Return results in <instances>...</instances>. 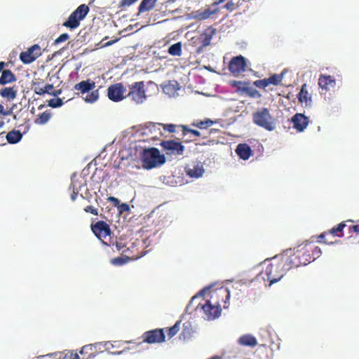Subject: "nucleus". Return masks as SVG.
Returning a JSON list of instances; mask_svg holds the SVG:
<instances>
[{
  "instance_id": "f257e3e1",
  "label": "nucleus",
  "mask_w": 359,
  "mask_h": 359,
  "mask_svg": "<svg viewBox=\"0 0 359 359\" xmlns=\"http://www.w3.org/2000/svg\"><path fill=\"white\" fill-rule=\"evenodd\" d=\"M293 250L298 261L300 262V266L307 265L321 255L320 248L313 242L307 241Z\"/></svg>"
},
{
  "instance_id": "f03ea898",
  "label": "nucleus",
  "mask_w": 359,
  "mask_h": 359,
  "mask_svg": "<svg viewBox=\"0 0 359 359\" xmlns=\"http://www.w3.org/2000/svg\"><path fill=\"white\" fill-rule=\"evenodd\" d=\"M142 167L145 169H152L165 163V157L161 154L160 151L155 147L144 149L140 154Z\"/></svg>"
},
{
  "instance_id": "7ed1b4c3",
  "label": "nucleus",
  "mask_w": 359,
  "mask_h": 359,
  "mask_svg": "<svg viewBox=\"0 0 359 359\" xmlns=\"http://www.w3.org/2000/svg\"><path fill=\"white\" fill-rule=\"evenodd\" d=\"M95 88V83L90 79L81 81L74 86V89L79 91L78 94L88 93L83 98L88 103H94L99 99V91L97 89L94 90Z\"/></svg>"
},
{
  "instance_id": "20e7f679",
  "label": "nucleus",
  "mask_w": 359,
  "mask_h": 359,
  "mask_svg": "<svg viewBox=\"0 0 359 359\" xmlns=\"http://www.w3.org/2000/svg\"><path fill=\"white\" fill-rule=\"evenodd\" d=\"M285 273L275 257L271 259V262L262 272V274L264 275L267 280L269 281V285L279 281Z\"/></svg>"
},
{
  "instance_id": "39448f33",
  "label": "nucleus",
  "mask_w": 359,
  "mask_h": 359,
  "mask_svg": "<svg viewBox=\"0 0 359 359\" xmlns=\"http://www.w3.org/2000/svg\"><path fill=\"white\" fill-rule=\"evenodd\" d=\"M253 123L269 131L274 130L276 125L274 118L267 108L263 107L252 114Z\"/></svg>"
},
{
  "instance_id": "423d86ee",
  "label": "nucleus",
  "mask_w": 359,
  "mask_h": 359,
  "mask_svg": "<svg viewBox=\"0 0 359 359\" xmlns=\"http://www.w3.org/2000/svg\"><path fill=\"white\" fill-rule=\"evenodd\" d=\"M275 257L285 273L292 269L301 266L300 262L298 261L294 250L287 249L283 253L275 256Z\"/></svg>"
},
{
  "instance_id": "0eeeda50",
  "label": "nucleus",
  "mask_w": 359,
  "mask_h": 359,
  "mask_svg": "<svg viewBox=\"0 0 359 359\" xmlns=\"http://www.w3.org/2000/svg\"><path fill=\"white\" fill-rule=\"evenodd\" d=\"M89 12V7L86 4H81L73 11L68 19L63 23V26L70 29H74L79 27L80 22L83 20Z\"/></svg>"
},
{
  "instance_id": "6e6552de",
  "label": "nucleus",
  "mask_w": 359,
  "mask_h": 359,
  "mask_svg": "<svg viewBox=\"0 0 359 359\" xmlns=\"http://www.w3.org/2000/svg\"><path fill=\"white\" fill-rule=\"evenodd\" d=\"M248 64L247 60L241 55L233 57L229 61L228 69L234 76H238L246 71Z\"/></svg>"
},
{
  "instance_id": "1a4fd4ad",
  "label": "nucleus",
  "mask_w": 359,
  "mask_h": 359,
  "mask_svg": "<svg viewBox=\"0 0 359 359\" xmlns=\"http://www.w3.org/2000/svg\"><path fill=\"white\" fill-rule=\"evenodd\" d=\"M91 229L94 234L102 241V243L106 245H110L111 243H107L104 241L107 236H111V231L109 224L104 221H98L91 225Z\"/></svg>"
},
{
  "instance_id": "9d476101",
  "label": "nucleus",
  "mask_w": 359,
  "mask_h": 359,
  "mask_svg": "<svg viewBox=\"0 0 359 359\" xmlns=\"http://www.w3.org/2000/svg\"><path fill=\"white\" fill-rule=\"evenodd\" d=\"M163 150L165 154L169 156H180L182 155L185 147L180 142L175 140H164L160 143Z\"/></svg>"
},
{
  "instance_id": "9b49d317",
  "label": "nucleus",
  "mask_w": 359,
  "mask_h": 359,
  "mask_svg": "<svg viewBox=\"0 0 359 359\" xmlns=\"http://www.w3.org/2000/svg\"><path fill=\"white\" fill-rule=\"evenodd\" d=\"M205 317L207 320H215L221 315V305L219 301L212 304L210 300H206L205 303L201 305Z\"/></svg>"
},
{
  "instance_id": "f8f14e48",
  "label": "nucleus",
  "mask_w": 359,
  "mask_h": 359,
  "mask_svg": "<svg viewBox=\"0 0 359 359\" xmlns=\"http://www.w3.org/2000/svg\"><path fill=\"white\" fill-rule=\"evenodd\" d=\"M142 342L147 344H156L165 341V336L163 329H154L147 331L142 335Z\"/></svg>"
},
{
  "instance_id": "ddd939ff",
  "label": "nucleus",
  "mask_w": 359,
  "mask_h": 359,
  "mask_svg": "<svg viewBox=\"0 0 359 359\" xmlns=\"http://www.w3.org/2000/svg\"><path fill=\"white\" fill-rule=\"evenodd\" d=\"M128 97L137 103H141L145 98L144 83L143 81L135 82L130 86Z\"/></svg>"
},
{
  "instance_id": "4468645a",
  "label": "nucleus",
  "mask_w": 359,
  "mask_h": 359,
  "mask_svg": "<svg viewBox=\"0 0 359 359\" xmlns=\"http://www.w3.org/2000/svg\"><path fill=\"white\" fill-rule=\"evenodd\" d=\"M41 55V47L34 44L27 49V51L20 54V59L24 64H29L36 60Z\"/></svg>"
},
{
  "instance_id": "2eb2a0df",
  "label": "nucleus",
  "mask_w": 359,
  "mask_h": 359,
  "mask_svg": "<svg viewBox=\"0 0 359 359\" xmlns=\"http://www.w3.org/2000/svg\"><path fill=\"white\" fill-rule=\"evenodd\" d=\"M230 298V291L227 287H220L214 290L211 293V299L215 302L219 301L220 305L223 306L224 309L229 306V300Z\"/></svg>"
},
{
  "instance_id": "dca6fc26",
  "label": "nucleus",
  "mask_w": 359,
  "mask_h": 359,
  "mask_svg": "<svg viewBox=\"0 0 359 359\" xmlns=\"http://www.w3.org/2000/svg\"><path fill=\"white\" fill-rule=\"evenodd\" d=\"M126 89L121 83H117L109 86L107 89V96L109 99L114 102H119L122 100L125 96L123 93Z\"/></svg>"
},
{
  "instance_id": "f3484780",
  "label": "nucleus",
  "mask_w": 359,
  "mask_h": 359,
  "mask_svg": "<svg viewBox=\"0 0 359 359\" xmlns=\"http://www.w3.org/2000/svg\"><path fill=\"white\" fill-rule=\"evenodd\" d=\"M345 226L346 222H342L340 224H339L337 226H334L333 228H332L328 231L323 232L318 236V242H322L325 244L334 243V241H330L328 240L325 239V236L332 235L333 236L342 237L344 236L343 229Z\"/></svg>"
},
{
  "instance_id": "a211bd4d",
  "label": "nucleus",
  "mask_w": 359,
  "mask_h": 359,
  "mask_svg": "<svg viewBox=\"0 0 359 359\" xmlns=\"http://www.w3.org/2000/svg\"><path fill=\"white\" fill-rule=\"evenodd\" d=\"M102 343L90 344L83 346L80 351L82 359H91L95 357L100 352H102Z\"/></svg>"
},
{
  "instance_id": "6ab92c4d",
  "label": "nucleus",
  "mask_w": 359,
  "mask_h": 359,
  "mask_svg": "<svg viewBox=\"0 0 359 359\" xmlns=\"http://www.w3.org/2000/svg\"><path fill=\"white\" fill-rule=\"evenodd\" d=\"M187 175L191 178H198L204 173V168L200 162H195L187 165L184 168Z\"/></svg>"
},
{
  "instance_id": "aec40b11",
  "label": "nucleus",
  "mask_w": 359,
  "mask_h": 359,
  "mask_svg": "<svg viewBox=\"0 0 359 359\" xmlns=\"http://www.w3.org/2000/svg\"><path fill=\"white\" fill-rule=\"evenodd\" d=\"M293 128L298 132H303L309 124V118L302 114H296L292 118Z\"/></svg>"
},
{
  "instance_id": "412c9836",
  "label": "nucleus",
  "mask_w": 359,
  "mask_h": 359,
  "mask_svg": "<svg viewBox=\"0 0 359 359\" xmlns=\"http://www.w3.org/2000/svg\"><path fill=\"white\" fill-rule=\"evenodd\" d=\"M318 85L320 88L329 90L336 86L335 79L330 75H320L318 79Z\"/></svg>"
},
{
  "instance_id": "4be33fe9",
  "label": "nucleus",
  "mask_w": 359,
  "mask_h": 359,
  "mask_svg": "<svg viewBox=\"0 0 359 359\" xmlns=\"http://www.w3.org/2000/svg\"><path fill=\"white\" fill-rule=\"evenodd\" d=\"M236 152L243 160H248L252 155V149L247 144H239L236 149Z\"/></svg>"
},
{
  "instance_id": "5701e85b",
  "label": "nucleus",
  "mask_w": 359,
  "mask_h": 359,
  "mask_svg": "<svg viewBox=\"0 0 359 359\" xmlns=\"http://www.w3.org/2000/svg\"><path fill=\"white\" fill-rule=\"evenodd\" d=\"M238 343L241 346L255 347L257 345V340L252 334H246L238 338Z\"/></svg>"
},
{
  "instance_id": "b1692460",
  "label": "nucleus",
  "mask_w": 359,
  "mask_h": 359,
  "mask_svg": "<svg viewBox=\"0 0 359 359\" xmlns=\"http://www.w3.org/2000/svg\"><path fill=\"white\" fill-rule=\"evenodd\" d=\"M160 126H163L164 130L168 131L170 133L175 132L176 125L170 123V124H163V123H151L149 126L147 127V129L151 132V131H156V130H159Z\"/></svg>"
},
{
  "instance_id": "393cba45",
  "label": "nucleus",
  "mask_w": 359,
  "mask_h": 359,
  "mask_svg": "<svg viewBox=\"0 0 359 359\" xmlns=\"http://www.w3.org/2000/svg\"><path fill=\"white\" fill-rule=\"evenodd\" d=\"M16 81L15 75L10 69H5L2 72L0 77V84L6 85L15 82Z\"/></svg>"
},
{
  "instance_id": "a878e982",
  "label": "nucleus",
  "mask_w": 359,
  "mask_h": 359,
  "mask_svg": "<svg viewBox=\"0 0 359 359\" xmlns=\"http://www.w3.org/2000/svg\"><path fill=\"white\" fill-rule=\"evenodd\" d=\"M158 0H142L138 7V13H144L152 10Z\"/></svg>"
},
{
  "instance_id": "bb28decb",
  "label": "nucleus",
  "mask_w": 359,
  "mask_h": 359,
  "mask_svg": "<svg viewBox=\"0 0 359 359\" xmlns=\"http://www.w3.org/2000/svg\"><path fill=\"white\" fill-rule=\"evenodd\" d=\"M215 123V121L210 118H205L202 121H194V122L191 123V126L203 130L208 128L209 127L212 126Z\"/></svg>"
},
{
  "instance_id": "cd10ccee",
  "label": "nucleus",
  "mask_w": 359,
  "mask_h": 359,
  "mask_svg": "<svg viewBox=\"0 0 359 359\" xmlns=\"http://www.w3.org/2000/svg\"><path fill=\"white\" fill-rule=\"evenodd\" d=\"M22 135L20 130H11L8 133L6 140L10 144H15L21 140Z\"/></svg>"
},
{
  "instance_id": "c85d7f7f",
  "label": "nucleus",
  "mask_w": 359,
  "mask_h": 359,
  "mask_svg": "<svg viewBox=\"0 0 359 359\" xmlns=\"http://www.w3.org/2000/svg\"><path fill=\"white\" fill-rule=\"evenodd\" d=\"M0 95L8 100H14L17 96V91L13 87L4 88L0 90Z\"/></svg>"
},
{
  "instance_id": "c756f323",
  "label": "nucleus",
  "mask_w": 359,
  "mask_h": 359,
  "mask_svg": "<svg viewBox=\"0 0 359 359\" xmlns=\"http://www.w3.org/2000/svg\"><path fill=\"white\" fill-rule=\"evenodd\" d=\"M297 97L300 102H307L308 101H311V96L309 94L307 85L306 83H304L302 86L301 90L298 93Z\"/></svg>"
},
{
  "instance_id": "7c9ffc66",
  "label": "nucleus",
  "mask_w": 359,
  "mask_h": 359,
  "mask_svg": "<svg viewBox=\"0 0 359 359\" xmlns=\"http://www.w3.org/2000/svg\"><path fill=\"white\" fill-rule=\"evenodd\" d=\"M50 112L46 111L38 116V117L35 119L34 123L39 125L46 124L50 118Z\"/></svg>"
},
{
  "instance_id": "2f4dec72",
  "label": "nucleus",
  "mask_w": 359,
  "mask_h": 359,
  "mask_svg": "<svg viewBox=\"0 0 359 359\" xmlns=\"http://www.w3.org/2000/svg\"><path fill=\"white\" fill-rule=\"evenodd\" d=\"M168 53L172 56H180L182 55V43L177 42L171 45L168 48Z\"/></svg>"
},
{
  "instance_id": "473e14b6",
  "label": "nucleus",
  "mask_w": 359,
  "mask_h": 359,
  "mask_svg": "<svg viewBox=\"0 0 359 359\" xmlns=\"http://www.w3.org/2000/svg\"><path fill=\"white\" fill-rule=\"evenodd\" d=\"M242 90L243 92L250 97L260 98L262 97L261 93L257 90L250 87L249 85L248 88H242Z\"/></svg>"
},
{
  "instance_id": "72a5a7b5",
  "label": "nucleus",
  "mask_w": 359,
  "mask_h": 359,
  "mask_svg": "<svg viewBox=\"0 0 359 359\" xmlns=\"http://www.w3.org/2000/svg\"><path fill=\"white\" fill-rule=\"evenodd\" d=\"M180 127L182 128V133L183 137L187 136L189 133H190L191 135H192L195 137H200L201 135L198 130L189 128L187 126L181 125V126H180Z\"/></svg>"
},
{
  "instance_id": "f704fd0d",
  "label": "nucleus",
  "mask_w": 359,
  "mask_h": 359,
  "mask_svg": "<svg viewBox=\"0 0 359 359\" xmlns=\"http://www.w3.org/2000/svg\"><path fill=\"white\" fill-rule=\"evenodd\" d=\"M215 30L212 28H209L204 32V39L203 40V45L206 46L210 43L212 36L215 34Z\"/></svg>"
},
{
  "instance_id": "c9c22d12",
  "label": "nucleus",
  "mask_w": 359,
  "mask_h": 359,
  "mask_svg": "<svg viewBox=\"0 0 359 359\" xmlns=\"http://www.w3.org/2000/svg\"><path fill=\"white\" fill-rule=\"evenodd\" d=\"M72 187L73 189V192L71 194V199L74 201L78 195V177L76 175H74L72 177Z\"/></svg>"
},
{
  "instance_id": "e433bc0d",
  "label": "nucleus",
  "mask_w": 359,
  "mask_h": 359,
  "mask_svg": "<svg viewBox=\"0 0 359 359\" xmlns=\"http://www.w3.org/2000/svg\"><path fill=\"white\" fill-rule=\"evenodd\" d=\"M283 74H274L270 77L267 78L269 84H272L274 86H277L280 84L283 80Z\"/></svg>"
},
{
  "instance_id": "4c0bfd02",
  "label": "nucleus",
  "mask_w": 359,
  "mask_h": 359,
  "mask_svg": "<svg viewBox=\"0 0 359 359\" xmlns=\"http://www.w3.org/2000/svg\"><path fill=\"white\" fill-rule=\"evenodd\" d=\"M240 5V0H230L224 7L229 11L231 12L238 8Z\"/></svg>"
},
{
  "instance_id": "58836bf2",
  "label": "nucleus",
  "mask_w": 359,
  "mask_h": 359,
  "mask_svg": "<svg viewBox=\"0 0 359 359\" xmlns=\"http://www.w3.org/2000/svg\"><path fill=\"white\" fill-rule=\"evenodd\" d=\"M248 85H250L249 82H243V81H235L231 83V86L233 87L236 88L237 91L240 92L241 93H244L243 92L242 88H248Z\"/></svg>"
},
{
  "instance_id": "ea45409f",
  "label": "nucleus",
  "mask_w": 359,
  "mask_h": 359,
  "mask_svg": "<svg viewBox=\"0 0 359 359\" xmlns=\"http://www.w3.org/2000/svg\"><path fill=\"white\" fill-rule=\"evenodd\" d=\"M41 82L40 79H36V81L33 82V88L34 91L36 94L42 95H44V91H43V87H41Z\"/></svg>"
},
{
  "instance_id": "a19ab883",
  "label": "nucleus",
  "mask_w": 359,
  "mask_h": 359,
  "mask_svg": "<svg viewBox=\"0 0 359 359\" xmlns=\"http://www.w3.org/2000/svg\"><path fill=\"white\" fill-rule=\"evenodd\" d=\"M180 321H177L175 324L168 330V335L169 338L175 336L180 330Z\"/></svg>"
},
{
  "instance_id": "79ce46f5",
  "label": "nucleus",
  "mask_w": 359,
  "mask_h": 359,
  "mask_svg": "<svg viewBox=\"0 0 359 359\" xmlns=\"http://www.w3.org/2000/svg\"><path fill=\"white\" fill-rule=\"evenodd\" d=\"M253 85L259 88H265L270 84H269L267 79H264L255 81L253 82Z\"/></svg>"
},
{
  "instance_id": "37998d69",
  "label": "nucleus",
  "mask_w": 359,
  "mask_h": 359,
  "mask_svg": "<svg viewBox=\"0 0 359 359\" xmlns=\"http://www.w3.org/2000/svg\"><path fill=\"white\" fill-rule=\"evenodd\" d=\"M63 104V102L61 98L57 97L51 99L48 101V105L53 108L61 107Z\"/></svg>"
},
{
  "instance_id": "c03bdc74",
  "label": "nucleus",
  "mask_w": 359,
  "mask_h": 359,
  "mask_svg": "<svg viewBox=\"0 0 359 359\" xmlns=\"http://www.w3.org/2000/svg\"><path fill=\"white\" fill-rule=\"evenodd\" d=\"M215 13V11H212L210 9H206L204 11L198 13V18L199 20H205L209 18L211 16V15H212Z\"/></svg>"
},
{
  "instance_id": "a18cd8bd",
  "label": "nucleus",
  "mask_w": 359,
  "mask_h": 359,
  "mask_svg": "<svg viewBox=\"0 0 359 359\" xmlns=\"http://www.w3.org/2000/svg\"><path fill=\"white\" fill-rule=\"evenodd\" d=\"M128 261V258H123V257H116L114 258L111 260V263L114 265H123L126 264Z\"/></svg>"
},
{
  "instance_id": "49530a36",
  "label": "nucleus",
  "mask_w": 359,
  "mask_h": 359,
  "mask_svg": "<svg viewBox=\"0 0 359 359\" xmlns=\"http://www.w3.org/2000/svg\"><path fill=\"white\" fill-rule=\"evenodd\" d=\"M69 39V35L68 34H67V33L62 34L61 35L59 36L58 38H57L55 40V43L57 44V43H60L62 42H65V41H67Z\"/></svg>"
},
{
  "instance_id": "de8ad7c7",
  "label": "nucleus",
  "mask_w": 359,
  "mask_h": 359,
  "mask_svg": "<svg viewBox=\"0 0 359 359\" xmlns=\"http://www.w3.org/2000/svg\"><path fill=\"white\" fill-rule=\"evenodd\" d=\"M54 87L53 84H46L43 88V91H44V94L48 93L49 95H56L57 93L51 92L53 90Z\"/></svg>"
},
{
  "instance_id": "09e8293b",
  "label": "nucleus",
  "mask_w": 359,
  "mask_h": 359,
  "mask_svg": "<svg viewBox=\"0 0 359 359\" xmlns=\"http://www.w3.org/2000/svg\"><path fill=\"white\" fill-rule=\"evenodd\" d=\"M86 212H90L94 215H98L97 209L92 205H88L84 208Z\"/></svg>"
},
{
  "instance_id": "8fccbe9b",
  "label": "nucleus",
  "mask_w": 359,
  "mask_h": 359,
  "mask_svg": "<svg viewBox=\"0 0 359 359\" xmlns=\"http://www.w3.org/2000/svg\"><path fill=\"white\" fill-rule=\"evenodd\" d=\"M120 212H127L130 210V207L127 203H122L117 206Z\"/></svg>"
},
{
  "instance_id": "3c124183",
  "label": "nucleus",
  "mask_w": 359,
  "mask_h": 359,
  "mask_svg": "<svg viewBox=\"0 0 359 359\" xmlns=\"http://www.w3.org/2000/svg\"><path fill=\"white\" fill-rule=\"evenodd\" d=\"M65 358L67 359H81L77 353L71 352L69 354H67Z\"/></svg>"
},
{
  "instance_id": "603ef678",
  "label": "nucleus",
  "mask_w": 359,
  "mask_h": 359,
  "mask_svg": "<svg viewBox=\"0 0 359 359\" xmlns=\"http://www.w3.org/2000/svg\"><path fill=\"white\" fill-rule=\"evenodd\" d=\"M107 200H108L109 201L112 202V203H113V204H114V205L115 207L118 206L119 203H120L119 200H118L117 198H115V197H114V196H109V197L107 198Z\"/></svg>"
},
{
  "instance_id": "864d4df0",
  "label": "nucleus",
  "mask_w": 359,
  "mask_h": 359,
  "mask_svg": "<svg viewBox=\"0 0 359 359\" xmlns=\"http://www.w3.org/2000/svg\"><path fill=\"white\" fill-rule=\"evenodd\" d=\"M112 245H115L117 250H121L125 247V245L122 242L116 241L115 243H112Z\"/></svg>"
},
{
  "instance_id": "5fc2aeb1",
  "label": "nucleus",
  "mask_w": 359,
  "mask_h": 359,
  "mask_svg": "<svg viewBox=\"0 0 359 359\" xmlns=\"http://www.w3.org/2000/svg\"><path fill=\"white\" fill-rule=\"evenodd\" d=\"M350 231H353L355 233H359V225H353L349 227Z\"/></svg>"
},
{
  "instance_id": "6e6d98bb",
  "label": "nucleus",
  "mask_w": 359,
  "mask_h": 359,
  "mask_svg": "<svg viewBox=\"0 0 359 359\" xmlns=\"http://www.w3.org/2000/svg\"><path fill=\"white\" fill-rule=\"evenodd\" d=\"M12 113L11 110H5L4 107H3L2 112H0V114L6 116L11 115Z\"/></svg>"
},
{
  "instance_id": "4d7b16f0",
  "label": "nucleus",
  "mask_w": 359,
  "mask_h": 359,
  "mask_svg": "<svg viewBox=\"0 0 359 359\" xmlns=\"http://www.w3.org/2000/svg\"><path fill=\"white\" fill-rule=\"evenodd\" d=\"M6 66H7V64L5 62H0V72L2 73Z\"/></svg>"
},
{
  "instance_id": "13d9d810",
  "label": "nucleus",
  "mask_w": 359,
  "mask_h": 359,
  "mask_svg": "<svg viewBox=\"0 0 359 359\" xmlns=\"http://www.w3.org/2000/svg\"><path fill=\"white\" fill-rule=\"evenodd\" d=\"M117 41H118V39L113 40V41H108L104 43V46H109L112 45L113 43H114L115 42H116Z\"/></svg>"
},
{
  "instance_id": "bf43d9fd",
  "label": "nucleus",
  "mask_w": 359,
  "mask_h": 359,
  "mask_svg": "<svg viewBox=\"0 0 359 359\" xmlns=\"http://www.w3.org/2000/svg\"><path fill=\"white\" fill-rule=\"evenodd\" d=\"M4 124V121L3 119H0V128H3Z\"/></svg>"
},
{
  "instance_id": "052dcab7",
  "label": "nucleus",
  "mask_w": 359,
  "mask_h": 359,
  "mask_svg": "<svg viewBox=\"0 0 359 359\" xmlns=\"http://www.w3.org/2000/svg\"><path fill=\"white\" fill-rule=\"evenodd\" d=\"M208 359H220L219 356H213L212 358H210Z\"/></svg>"
},
{
  "instance_id": "680f3d73",
  "label": "nucleus",
  "mask_w": 359,
  "mask_h": 359,
  "mask_svg": "<svg viewBox=\"0 0 359 359\" xmlns=\"http://www.w3.org/2000/svg\"><path fill=\"white\" fill-rule=\"evenodd\" d=\"M3 110V105L0 104V112H2Z\"/></svg>"
},
{
  "instance_id": "e2e57ef3",
  "label": "nucleus",
  "mask_w": 359,
  "mask_h": 359,
  "mask_svg": "<svg viewBox=\"0 0 359 359\" xmlns=\"http://www.w3.org/2000/svg\"><path fill=\"white\" fill-rule=\"evenodd\" d=\"M191 140H188V139L184 140L185 142H191Z\"/></svg>"
},
{
  "instance_id": "0e129e2a",
  "label": "nucleus",
  "mask_w": 359,
  "mask_h": 359,
  "mask_svg": "<svg viewBox=\"0 0 359 359\" xmlns=\"http://www.w3.org/2000/svg\"><path fill=\"white\" fill-rule=\"evenodd\" d=\"M153 140H155L156 138V135L151 137Z\"/></svg>"
}]
</instances>
